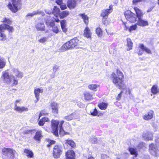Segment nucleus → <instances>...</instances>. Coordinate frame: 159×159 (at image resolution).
Returning a JSON list of instances; mask_svg holds the SVG:
<instances>
[{"label":"nucleus","mask_w":159,"mask_h":159,"mask_svg":"<svg viewBox=\"0 0 159 159\" xmlns=\"http://www.w3.org/2000/svg\"><path fill=\"white\" fill-rule=\"evenodd\" d=\"M157 3L158 4V5H159V0H158Z\"/></svg>","instance_id":"nucleus-64"},{"label":"nucleus","mask_w":159,"mask_h":159,"mask_svg":"<svg viewBox=\"0 0 159 159\" xmlns=\"http://www.w3.org/2000/svg\"><path fill=\"white\" fill-rule=\"evenodd\" d=\"M137 25L141 27H144L148 25V23L147 20H143L142 18L138 19Z\"/></svg>","instance_id":"nucleus-21"},{"label":"nucleus","mask_w":159,"mask_h":159,"mask_svg":"<svg viewBox=\"0 0 159 159\" xmlns=\"http://www.w3.org/2000/svg\"><path fill=\"white\" fill-rule=\"evenodd\" d=\"M128 150L130 152L131 154L134 155L135 157H136L138 155V152L135 148H129Z\"/></svg>","instance_id":"nucleus-37"},{"label":"nucleus","mask_w":159,"mask_h":159,"mask_svg":"<svg viewBox=\"0 0 159 159\" xmlns=\"http://www.w3.org/2000/svg\"><path fill=\"white\" fill-rule=\"evenodd\" d=\"M77 5V2L75 0H68L67 2V6L70 9L75 8Z\"/></svg>","instance_id":"nucleus-15"},{"label":"nucleus","mask_w":159,"mask_h":159,"mask_svg":"<svg viewBox=\"0 0 159 159\" xmlns=\"http://www.w3.org/2000/svg\"><path fill=\"white\" fill-rule=\"evenodd\" d=\"M154 115V111L152 110H150L148 112L147 114L143 116V118L145 120H149L153 118Z\"/></svg>","instance_id":"nucleus-16"},{"label":"nucleus","mask_w":159,"mask_h":159,"mask_svg":"<svg viewBox=\"0 0 159 159\" xmlns=\"http://www.w3.org/2000/svg\"><path fill=\"white\" fill-rule=\"evenodd\" d=\"M14 110L16 111L20 112H22L23 111H26L28 110V109L27 107H19L16 106L15 107Z\"/></svg>","instance_id":"nucleus-27"},{"label":"nucleus","mask_w":159,"mask_h":159,"mask_svg":"<svg viewBox=\"0 0 159 159\" xmlns=\"http://www.w3.org/2000/svg\"><path fill=\"white\" fill-rule=\"evenodd\" d=\"M87 159H95L94 157H93L90 156Z\"/></svg>","instance_id":"nucleus-60"},{"label":"nucleus","mask_w":159,"mask_h":159,"mask_svg":"<svg viewBox=\"0 0 159 159\" xmlns=\"http://www.w3.org/2000/svg\"><path fill=\"white\" fill-rule=\"evenodd\" d=\"M116 74L113 72L111 74L110 78L112 83L120 89H126V85L124 82V75L122 71L118 69L116 70Z\"/></svg>","instance_id":"nucleus-2"},{"label":"nucleus","mask_w":159,"mask_h":159,"mask_svg":"<svg viewBox=\"0 0 159 159\" xmlns=\"http://www.w3.org/2000/svg\"><path fill=\"white\" fill-rule=\"evenodd\" d=\"M124 16L127 21L134 23L137 21L135 14L130 10H127L124 12Z\"/></svg>","instance_id":"nucleus-5"},{"label":"nucleus","mask_w":159,"mask_h":159,"mask_svg":"<svg viewBox=\"0 0 159 159\" xmlns=\"http://www.w3.org/2000/svg\"><path fill=\"white\" fill-rule=\"evenodd\" d=\"M35 26L37 31H44L45 30V26L43 22L37 23Z\"/></svg>","instance_id":"nucleus-19"},{"label":"nucleus","mask_w":159,"mask_h":159,"mask_svg":"<svg viewBox=\"0 0 159 159\" xmlns=\"http://www.w3.org/2000/svg\"><path fill=\"white\" fill-rule=\"evenodd\" d=\"M3 80L7 84H9L11 82L10 76L7 72H5L3 73Z\"/></svg>","instance_id":"nucleus-18"},{"label":"nucleus","mask_w":159,"mask_h":159,"mask_svg":"<svg viewBox=\"0 0 159 159\" xmlns=\"http://www.w3.org/2000/svg\"><path fill=\"white\" fill-rule=\"evenodd\" d=\"M51 122L52 133L56 136H58V126L60 124V121L57 120L52 119L51 120Z\"/></svg>","instance_id":"nucleus-6"},{"label":"nucleus","mask_w":159,"mask_h":159,"mask_svg":"<svg viewBox=\"0 0 159 159\" xmlns=\"http://www.w3.org/2000/svg\"><path fill=\"white\" fill-rule=\"evenodd\" d=\"M98 106L101 110H105L107 108L108 103L103 102H101L98 104Z\"/></svg>","instance_id":"nucleus-34"},{"label":"nucleus","mask_w":159,"mask_h":159,"mask_svg":"<svg viewBox=\"0 0 159 159\" xmlns=\"http://www.w3.org/2000/svg\"><path fill=\"white\" fill-rule=\"evenodd\" d=\"M16 151L12 148L4 147L1 150V156L3 159H14Z\"/></svg>","instance_id":"nucleus-4"},{"label":"nucleus","mask_w":159,"mask_h":159,"mask_svg":"<svg viewBox=\"0 0 159 159\" xmlns=\"http://www.w3.org/2000/svg\"><path fill=\"white\" fill-rule=\"evenodd\" d=\"M83 35L87 39H91L92 33L90 30L88 26L86 27L84 31Z\"/></svg>","instance_id":"nucleus-17"},{"label":"nucleus","mask_w":159,"mask_h":159,"mask_svg":"<svg viewBox=\"0 0 159 159\" xmlns=\"http://www.w3.org/2000/svg\"><path fill=\"white\" fill-rule=\"evenodd\" d=\"M50 121L48 118L46 117H43L41 118L39 120L38 122V125L40 126H43L45 123L46 122H49Z\"/></svg>","instance_id":"nucleus-23"},{"label":"nucleus","mask_w":159,"mask_h":159,"mask_svg":"<svg viewBox=\"0 0 159 159\" xmlns=\"http://www.w3.org/2000/svg\"><path fill=\"white\" fill-rule=\"evenodd\" d=\"M127 44L126 46L128 47L127 51H129L132 49L133 43L131 39L129 38H127L126 39Z\"/></svg>","instance_id":"nucleus-33"},{"label":"nucleus","mask_w":159,"mask_h":159,"mask_svg":"<svg viewBox=\"0 0 159 159\" xmlns=\"http://www.w3.org/2000/svg\"><path fill=\"white\" fill-rule=\"evenodd\" d=\"M99 85L96 84H90L88 85V88L89 89L92 90H94L97 88L99 87Z\"/></svg>","instance_id":"nucleus-40"},{"label":"nucleus","mask_w":159,"mask_h":159,"mask_svg":"<svg viewBox=\"0 0 159 159\" xmlns=\"http://www.w3.org/2000/svg\"><path fill=\"white\" fill-rule=\"evenodd\" d=\"M61 9L62 10H65L67 8V6L66 4L63 2L59 5Z\"/></svg>","instance_id":"nucleus-46"},{"label":"nucleus","mask_w":159,"mask_h":159,"mask_svg":"<svg viewBox=\"0 0 159 159\" xmlns=\"http://www.w3.org/2000/svg\"><path fill=\"white\" fill-rule=\"evenodd\" d=\"M154 6H152L149 7L147 11V12H150L152 11L153 9L154 8Z\"/></svg>","instance_id":"nucleus-53"},{"label":"nucleus","mask_w":159,"mask_h":159,"mask_svg":"<svg viewBox=\"0 0 159 159\" xmlns=\"http://www.w3.org/2000/svg\"><path fill=\"white\" fill-rule=\"evenodd\" d=\"M102 21L103 24L107 25L110 23V21L108 17H102Z\"/></svg>","instance_id":"nucleus-39"},{"label":"nucleus","mask_w":159,"mask_h":159,"mask_svg":"<svg viewBox=\"0 0 159 159\" xmlns=\"http://www.w3.org/2000/svg\"><path fill=\"white\" fill-rule=\"evenodd\" d=\"M95 32L97 36L99 37H102L103 35V31L100 27H97L96 28Z\"/></svg>","instance_id":"nucleus-30"},{"label":"nucleus","mask_w":159,"mask_h":159,"mask_svg":"<svg viewBox=\"0 0 159 159\" xmlns=\"http://www.w3.org/2000/svg\"><path fill=\"white\" fill-rule=\"evenodd\" d=\"M48 113L47 112L46 110L45 109H43L41 110L39 113V114L38 116V118L39 119L42 116H45L48 115Z\"/></svg>","instance_id":"nucleus-38"},{"label":"nucleus","mask_w":159,"mask_h":159,"mask_svg":"<svg viewBox=\"0 0 159 159\" xmlns=\"http://www.w3.org/2000/svg\"><path fill=\"white\" fill-rule=\"evenodd\" d=\"M35 14L33 13H29L27 15V16H33Z\"/></svg>","instance_id":"nucleus-58"},{"label":"nucleus","mask_w":159,"mask_h":159,"mask_svg":"<svg viewBox=\"0 0 159 159\" xmlns=\"http://www.w3.org/2000/svg\"><path fill=\"white\" fill-rule=\"evenodd\" d=\"M139 48L142 51H144L148 54H152L151 50L147 47H145L143 43L140 44H139Z\"/></svg>","instance_id":"nucleus-28"},{"label":"nucleus","mask_w":159,"mask_h":159,"mask_svg":"<svg viewBox=\"0 0 159 159\" xmlns=\"http://www.w3.org/2000/svg\"><path fill=\"white\" fill-rule=\"evenodd\" d=\"M45 141L48 143V144L47 145V147L48 148H50L52 145L55 144L56 143L55 140H51L48 138L46 139Z\"/></svg>","instance_id":"nucleus-35"},{"label":"nucleus","mask_w":159,"mask_h":159,"mask_svg":"<svg viewBox=\"0 0 159 159\" xmlns=\"http://www.w3.org/2000/svg\"><path fill=\"white\" fill-rule=\"evenodd\" d=\"M2 22L3 24L0 25V41H4L7 39L5 30H7L9 33H12L13 32L14 29L13 26H10L12 21L10 19L4 17L2 19Z\"/></svg>","instance_id":"nucleus-1"},{"label":"nucleus","mask_w":159,"mask_h":159,"mask_svg":"<svg viewBox=\"0 0 159 159\" xmlns=\"http://www.w3.org/2000/svg\"><path fill=\"white\" fill-rule=\"evenodd\" d=\"M24 152L26 154V156L27 157L29 158H34V155L32 151L27 148H25L24 150Z\"/></svg>","instance_id":"nucleus-26"},{"label":"nucleus","mask_w":159,"mask_h":159,"mask_svg":"<svg viewBox=\"0 0 159 159\" xmlns=\"http://www.w3.org/2000/svg\"><path fill=\"white\" fill-rule=\"evenodd\" d=\"M59 132L60 134H61L62 135L69 134V133L68 132H66L64 131L62 127H60Z\"/></svg>","instance_id":"nucleus-41"},{"label":"nucleus","mask_w":159,"mask_h":159,"mask_svg":"<svg viewBox=\"0 0 159 159\" xmlns=\"http://www.w3.org/2000/svg\"><path fill=\"white\" fill-rule=\"evenodd\" d=\"M60 12V10L56 6H54L53 10L52 11V13L57 18L54 19V21L51 22L50 24L51 26H54L55 25L54 22H59L60 20L58 18V15H59Z\"/></svg>","instance_id":"nucleus-8"},{"label":"nucleus","mask_w":159,"mask_h":159,"mask_svg":"<svg viewBox=\"0 0 159 159\" xmlns=\"http://www.w3.org/2000/svg\"><path fill=\"white\" fill-rule=\"evenodd\" d=\"M151 92L153 95H156L159 93V89L157 85H154L151 89Z\"/></svg>","instance_id":"nucleus-31"},{"label":"nucleus","mask_w":159,"mask_h":159,"mask_svg":"<svg viewBox=\"0 0 159 159\" xmlns=\"http://www.w3.org/2000/svg\"><path fill=\"white\" fill-rule=\"evenodd\" d=\"M83 20L85 24L87 26L89 23V17L85 13H80L79 14Z\"/></svg>","instance_id":"nucleus-20"},{"label":"nucleus","mask_w":159,"mask_h":159,"mask_svg":"<svg viewBox=\"0 0 159 159\" xmlns=\"http://www.w3.org/2000/svg\"><path fill=\"white\" fill-rule=\"evenodd\" d=\"M144 144V143L143 142H141V143H140L139 144V145H143Z\"/></svg>","instance_id":"nucleus-63"},{"label":"nucleus","mask_w":159,"mask_h":159,"mask_svg":"<svg viewBox=\"0 0 159 159\" xmlns=\"http://www.w3.org/2000/svg\"><path fill=\"white\" fill-rule=\"evenodd\" d=\"M108 157H109L107 154H102L101 155V159H106Z\"/></svg>","instance_id":"nucleus-51"},{"label":"nucleus","mask_w":159,"mask_h":159,"mask_svg":"<svg viewBox=\"0 0 159 159\" xmlns=\"http://www.w3.org/2000/svg\"><path fill=\"white\" fill-rule=\"evenodd\" d=\"M52 31L55 34H57L59 32V30L57 26H54L52 27Z\"/></svg>","instance_id":"nucleus-45"},{"label":"nucleus","mask_w":159,"mask_h":159,"mask_svg":"<svg viewBox=\"0 0 159 159\" xmlns=\"http://www.w3.org/2000/svg\"><path fill=\"white\" fill-rule=\"evenodd\" d=\"M85 43L83 40L79 39L77 37L66 42L61 47V50L64 52L69 49L82 48Z\"/></svg>","instance_id":"nucleus-3"},{"label":"nucleus","mask_w":159,"mask_h":159,"mask_svg":"<svg viewBox=\"0 0 159 159\" xmlns=\"http://www.w3.org/2000/svg\"><path fill=\"white\" fill-rule=\"evenodd\" d=\"M90 114L94 116H102L103 115V113H100L99 114H98V112L97 109L95 108L93 109V110L92 112H90Z\"/></svg>","instance_id":"nucleus-36"},{"label":"nucleus","mask_w":159,"mask_h":159,"mask_svg":"<svg viewBox=\"0 0 159 159\" xmlns=\"http://www.w3.org/2000/svg\"><path fill=\"white\" fill-rule=\"evenodd\" d=\"M84 96L85 100L87 101L93 99V95L89 91H86L84 93Z\"/></svg>","instance_id":"nucleus-24"},{"label":"nucleus","mask_w":159,"mask_h":159,"mask_svg":"<svg viewBox=\"0 0 159 159\" xmlns=\"http://www.w3.org/2000/svg\"><path fill=\"white\" fill-rule=\"evenodd\" d=\"M143 54V53L142 52H139L138 53V54L139 55H142Z\"/></svg>","instance_id":"nucleus-61"},{"label":"nucleus","mask_w":159,"mask_h":159,"mask_svg":"<svg viewBox=\"0 0 159 159\" xmlns=\"http://www.w3.org/2000/svg\"><path fill=\"white\" fill-rule=\"evenodd\" d=\"M123 93V91H121L118 94L117 96L116 97V100L117 101H119L120 100L122 94Z\"/></svg>","instance_id":"nucleus-44"},{"label":"nucleus","mask_w":159,"mask_h":159,"mask_svg":"<svg viewBox=\"0 0 159 159\" xmlns=\"http://www.w3.org/2000/svg\"><path fill=\"white\" fill-rule=\"evenodd\" d=\"M55 2L58 5H60L63 2L62 0H56Z\"/></svg>","instance_id":"nucleus-54"},{"label":"nucleus","mask_w":159,"mask_h":159,"mask_svg":"<svg viewBox=\"0 0 159 159\" xmlns=\"http://www.w3.org/2000/svg\"><path fill=\"white\" fill-rule=\"evenodd\" d=\"M43 137L42 131L38 130L37 131L33 137L34 139L38 143L41 142V139Z\"/></svg>","instance_id":"nucleus-12"},{"label":"nucleus","mask_w":159,"mask_h":159,"mask_svg":"<svg viewBox=\"0 0 159 159\" xmlns=\"http://www.w3.org/2000/svg\"><path fill=\"white\" fill-rule=\"evenodd\" d=\"M33 132V130H26L23 132L24 134H27L31 133Z\"/></svg>","instance_id":"nucleus-48"},{"label":"nucleus","mask_w":159,"mask_h":159,"mask_svg":"<svg viewBox=\"0 0 159 159\" xmlns=\"http://www.w3.org/2000/svg\"><path fill=\"white\" fill-rule=\"evenodd\" d=\"M18 83V80L15 79L14 77H13V82L12 84V86L16 85Z\"/></svg>","instance_id":"nucleus-50"},{"label":"nucleus","mask_w":159,"mask_h":159,"mask_svg":"<svg viewBox=\"0 0 159 159\" xmlns=\"http://www.w3.org/2000/svg\"><path fill=\"white\" fill-rule=\"evenodd\" d=\"M5 62H4L3 59L0 58V69L3 68L5 65Z\"/></svg>","instance_id":"nucleus-43"},{"label":"nucleus","mask_w":159,"mask_h":159,"mask_svg":"<svg viewBox=\"0 0 159 159\" xmlns=\"http://www.w3.org/2000/svg\"><path fill=\"white\" fill-rule=\"evenodd\" d=\"M66 159H75V153L73 150H68L65 153Z\"/></svg>","instance_id":"nucleus-13"},{"label":"nucleus","mask_w":159,"mask_h":159,"mask_svg":"<svg viewBox=\"0 0 159 159\" xmlns=\"http://www.w3.org/2000/svg\"><path fill=\"white\" fill-rule=\"evenodd\" d=\"M143 0H133L132 4L134 5H136L138 2H142Z\"/></svg>","instance_id":"nucleus-49"},{"label":"nucleus","mask_w":159,"mask_h":159,"mask_svg":"<svg viewBox=\"0 0 159 159\" xmlns=\"http://www.w3.org/2000/svg\"><path fill=\"white\" fill-rule=\"evenodd\" d=\"M70 14L69 12L67 10L63 11L60 13L59 16L60 18L63 19L67 17Z\"/></svg>","instance_id":"nucleus-32"},{"label":"nucleus","mask_w":159,"mask_h":159,"mask_svg":"<svg viewBox=\"0 0 159 159\" xmlns=\"http://www.w3.org/2000/svg\"><path fill=\"white\" fill-rule=\"evenodd\" d=\"M58 68L59 66H57V65H55V66H54L53 67V71L55 72H56L57 71V69Z\"/></svg>","instance_id":"nucleus-55"},{"label":"nucleus","mask_w":159,"mask_h":159,"mask_svg":"<svg viewBox=\"0 0 159 159\" xmlns=\"http://www.w3.org/2000/svg\"><path fill=\"white\" fill-rule=\"evenodd\" d=\"M62 152V148L61 145H56L54 146L52 154L54 158H59Z\"/></svg>","instance_id":"nucleus-7"},{"label":"nucleus","mask_w":159,"mask_h":159,"mask_svg":"<svg viewBox=\"0 0 159 159\" xmlns=\"http://www.w3.org/2000/svg\"><path fill=\"white\" fill-rule=\"evenodd\" d=\"M19 74H20V72H19V71H17V75H16V76H18Z\"/></svg>","instance_id":"nucleus-62"},{"label":"nucleus","mask_w":159,"mask_h":159,"mask_svg":"<svg viewBox=\"0 0 159 159\" xmlns=\"http://www.w3.org/2000/svg\"><path fill=\"white\" fill-rule=\"evenodd\" d=\"M43 89H40L39 88H37L34 90V93L35 96L36 98L35 102H37L39 99V94L40 93H43Z\"/></svg>","instance_id":"nucleus-22"},{"label":"nucleus","mask_w":159,"mask_h":159,"mask_svg":"<svg viewBox=\"0 0 159 159\" xmlns=\"http://www.w3.org/2000/svg\"><path fill=\"white\" fill-rule=\"evenodd\" d=\"M149 150H153L155 148L154 144L152 143L149 145Z\"/></svg>","instance_id":"nucleus-47"},{"label":"nucleus","mask_w":159,"mask_h":159,"mask_svg":"<svg viewBox=\"0 0 159 159\" xmlns=\"http://www.w3.org/2000/svg\"><path fill=\"white\" fill-rule=\"evenodd\" d=\"M65 144L67 146H70L71 148H75L76 147V145L75 142L71 139H67L65 141Z\"/></svg>","instance_id":"nucleus-25"},{"label":"nucleus","mask_w":159,"mask_h":159,"mask_svg":"<svg viewBox=\"0 0 159 159\" xmlns=\"http://www.w3.org/2000/svg\"><path fill=\"white\" fill-rule=\"evenodd\" d=\"M72 114H70L67 116H65L64 117V119L67 121H70L73 119V117Z\"/></svg>","instance_id":"nucleus-42"},{"label":"nucleus","mask_w":159,"mask_h":159,"mask_svg":"<svg viewBox=\"0 0 159 159\" xmlns=\"http://www.w3.org/2000/svg\"><path fill=\"white\" fill-rule=\"evenodd\" d=\"M60 21V22L61 27L62 31L65 33L67 31V29L66 27V20H63Z\"/></svg>","instance_id":"nucleus-29"},{"label":"nucleus","mask_w":159,"mask_h":159,"mask_svg":"<svg viewBox=\"0 0 159 159\" xmlns=\"http://www.w3.org/2000/svg\"><path fill=\"white\" fill-rule=\"evenodd\" d=\"M20 101V100H16L15 101V107L17 106V103Z\"/></svg>","instance_id":"nucleus-59"},{"label":"nucleus","mask_w":159,"mask_h":159,"mask_svg":"<svg viewBox=\"0 0 159 159\" xmlns=\"http://www.w3.org/2000/svg\"><path fill=\"white\" fill-rule=\"evenodd\" d=\"M133 8L135 11L136 14V17L138 19L143 18L144 13L142 10L136 7H134Z\"/></svg>","instance_id":"nucleus-11"},{"label":"nucleus","mask_w":159,"mask_h":159,"mask_svg":"<svg viewBox=\"0 0 159 159\" xmlns=\"http://www.w3.org/2000/svg\"><path fill=\"white\" fill-rule=\"evenodd\" d=\"M64 122V121L63 120H62L60 122L59 126L60 127H62V125Z\"/></svg>","instance_id":"nucleus-56"},{"label":"nucleus","mask_w":159,"mask_h":159,"mask_svg":"<svg viewBox=\"0 0 159 159\" xmlns=\"http://www.w3.org/2000/svg\"><path fill=\"white\" fill-rule=\"evenodd\" d=\"M156 26V27L158 28V30L159 31V20L157 21Z\"/></svg>","instance_id":"nucleus-57"},{"label":"nucleus","mask_w":159,"mask_h":159,"mask_svg":"<svg viewBox=\"0 0 159 159\" xmlns=\"http://www.w3.org/2000/svg\"><path fill=\"white\" fill-rule=\"evenodd\" d=\"M113 6L111 5L109 6V8L103 9L102 10L100 16L102 17H108V15L112 11Z\"/></svg>","instance_id":"nucleus-9"},{"label":"nucleus","mask_w":159,"mask_h":159,"mask_svg":"<svg viewBox=\"0 0 159 159\" xmlns=\"http://www.w3.org/2000/svg\"><path fill=\"white\" fill-rule=\"evenodd\" d=\"M51 108L52 112L54 114H57L58 113L57 104L55 102H52L50 105Z\"/></svg>","instance_id":"nucleus-10"},{"label":"nucleus","mask_w":159,"mask_h":159,"mask_svg":"<svg viewBox=\"0 0 159 159\" xmlns=\"http://www.w3.org/2000/svg\"><path fill=\"white\" fill-rule=\"evenodd\" d=\"M47 38L46 37H43L39 40V42L41 43H43L44 42L46 41Z\"/></svg>","instance_id":"nucleus-52"},{"label":"nucleus","mask_w":159,"mask_h":159,"mask_svg":"<svg viewBox=\"0 0 159 159\" xmlns=\"http://www.w3.org/2000/svg\"><path fill=\"white\" fill-rule=\"evenodd\" d=\"M123 24L125 26L124 30L126 31L128 30L130 32L133 30H135L137 27V25H138L137 23L132 25L129 27L126 25L127 23L126 22H123Z\"/></svg>","instance_id":"nucleus-14"}]
</instances>
